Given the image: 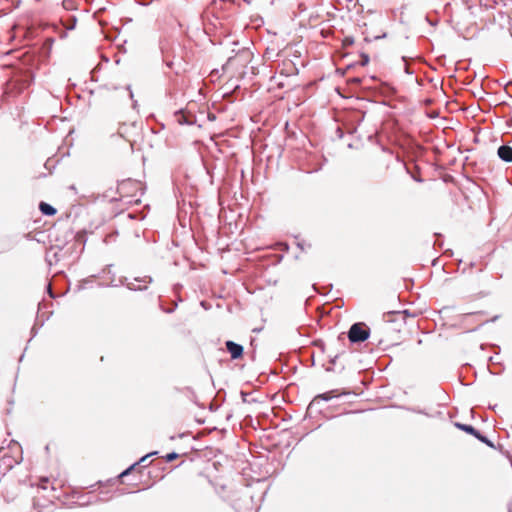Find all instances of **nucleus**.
<instances>
[{"label": "nucleus", "mask_w": 512, "mask_h": 512, "mask_svg": "<svg viewBox=\"0 0 512 512\" xmlns=\"http://www.w3.org/2000/svg\"><path fill=\"white\" fill-rule=\"evenodd\" d=\"M116 192L120 197H137L134 202H140V197L145 192V186L141 181L131 178L118 181Z\"/></svg>", "instance_id": "nucleus-1"}, {"label": "nucleus", "mask_w": 512, "mask_h": 512, "mask_svg": "<svg viewBox=\"0 0 512 512\" xmlns=\"http://www.w3.org/2000/svg\"><path fill=\"white\" fill-rule=\"evenodd\" d=\"M348 339L352 344L362 343L370 336V328L363 322L353 323L348 331Z\"/></svg>", "instance_id": "nucleus-2"}, {"label": "nucleus", "mask_w": 512, "mask_h": 512, "mask_svg": "<svg viewBox=\"0 0 512 512\" xmlns=\"http://www.w3.org/2000/svg\"><path fill=\"white\" fill-rule=\"evenodd\" d=\"M347 394H349V392L343 391L340 393L339 390L337 389L318 394L312 399V401L308 405L307 413H311L314 409L317 412H321V408L319 407L321 401H330L333 398Z\"/></svg>", "instance_id": "nucleus-3"}, {"label": "nucleus", "mask_w": 512, "mask_h": 512, "mask_svg": "<svg viewBox=\"0 0 512 512\" xmlns=\"http://www.w3.org/2000/svg\"><path fill=\"white\" fill-rule=\"evenodd\" d=\"M454 426L458 428L459 430L474 436L476 439H478L481 443L486 444L490 448H495L494 443L486 436L484 435L480 430L476 429L474 426L470 424H464L461 422H454Z\"/></svg>", "instance_id": "nucleus-4"}, {"label": "nucleus", "mask_w": 512, "mask_h": 512, "mask_svg": "<svg viewBox=\"0 0 512 512\" xmlns=\"http://www.w3.org/2000/svg\"><path fill=\"white\" fill-rule=\"evenodd\" d=\"M174 116L180 125L192 126L197 124V117L188 109H179L174 113Z\"/></svg>", "instance_id": "nucleus-5"}, {"label": "nucleus", "mask_w": 512, "mask_h": 512, "mask_svg": "<svg viewBox=\"0 0 512 512\" xmlns=\"http://www.w3.org/2000/svg\"><path fill=\"white\" fill-rule=\"evenodd\" d=\"M153 282V278L150 275H146L143 277H135L133 281H130L128 290L133 292L138 291H146L148 289V285Z\"/></svg>", "instance_id": "nucleus-6"}, {"label": "nucleus", "mask_w": 512, "mask_h": 512, "mask_svg": "<svg viewBox=\"0 0 512 512\" xmlns=\"http://www.w3.org/2000/svg\"><path fill=\"white\" fill-rule=\"evenodd\" d=\"M367 88L385 97H390L396 94V89L387 82L377 81V83L368 86Z\"/></svg>", "instance_id": "nucleus-7"}, {"label": "nucleus", "mask_w": 512, "mask_h": 512, "mask_svg": "<svg viewBox=\"0 0 512 512\" xmlns=\"http://www.w3.org/2000/svg\"><path fill=\"white\" fill-rule=\"evenodd\" d=\"M225 347L232 360H238L243 357L244 347L241 344L232 340H227L225 342Z\"/></svg>", "instance_id": "nucleus-8"}, {"label": "nucleus", "mask_w": 512, "mask_h": 512, "mask_svg": "<svg viewBox=\"0 0 512 512\" xmlns=\"http://www.w3.org/2000/svg\"><path fill=\"white\" fill-rule=\"evenodd\" d=\"M20 461L15 459L13 456L4 454L0 458V475L5 476L16 464H19Z\"/></svg>", "instance_id": "nucleus-9"}, {"label": "nucleus", "mask_w": 512, "mask_h": 512, "mask_svg": "<svg viewBox=\"0 0 512 512\" xmlns=\"http://www.w3.org/2000/svg\"><path fill=\"white\" fill-rule=\"evenodd\" d=\"M497 156L505 163L512 162V146L510 144H502L497 149Z\"/></svg>", "instance_id": "nucleus-10"}, {"label": "nucleus", "mask_w": 512, "mask_h": 512, "mask_svg": "<svg viewBox=\"0 0 512 512\" xmlns=\"http://www.w3.org/2000/svg\"><path fill=\"white\" fill-rule=\"evenodd\" d=\"M39 210L45 216H54L57 213V209L54 206L44 201L39 203Z\"/></svg>", "instance_id": "nucleus-11"}, {"label": "nucleus", "mask_w": 512, "mask_h": 512, "mask_svg": "<svg viewBox=\"0 0 512 512\" xmlns=\"http://www.w3.org/2000/svg\"><path fill=\"white\" fill-rule=\"evenodd\" d=\"M52 504L53 503L49 500L44 499L43 501H41L40 498L34 497L32 506L35 511L42 512V509L47 508L48 506H50Z\"/></svg>", "instance_id": "nucleus-12"}, {"label": "nucleus", "mask_w": 512, "mask_h": 512, "mask_svg": "<svg viewBox=\"0 0 512 512\" xmlns=\"http://www.w3.org/2000/svg\"><path fill=\"white\" fill-rule=\"evenodd\" d=\"M405 315H410L408 310H403V311H389L387 313L384 314V317L386 319L387 322H394L395 319L393 317L395 316H398V317H401L402 320H405Z\"/></svg>", "instance_id": "nucleus-13"}, {"label": "nucleus", "mask_w": 512, "mask_h": 512, "mask_svg": "<svg viewBox=\"0 0 512 512\" xmlns=\"http://www.w3.org/2000/svg\"><path fill=\"white\" fill-rule=\"evenodd\" d=\"M178 307V302H171V307H167L165 305V301L160 297L159 298V308L165 313H173Z\"/></svg>", "instance_id": "nucleus-14"}, {"label": "nucleus", "mask_w": 512, "mask_h": 512, "mask_svg": "<svg viewBox=\"0 0 512 512\" xmlns=\"http://www.w3.org/2000/svg\"><path fill=\"white\" fill-rule=\"evenodd\" d=\"M406 410H408L412 413L422 414L427 417H435L436 415L441 414V412H436L435 414H432V413L427 412L425 409H421L419 407H407Z\"/></svg>", "instance_id": "nucleus-15"}, {"label": "nucleus", "mask_w": 512, "mask_h": 512, "mask_svg": "<svg viewBox=\"0 0 512 512\" xmlns=\"http://www.w3.org/2000/svg\"><path fill=\"white\" fill-rule=\"evenodd\" d=\"M129 283H130V280L127 277L121 276L118 279V283L111 282L109 284V286H112V287L125 286L128 289Z\"/></svg>", "instance_id": "nucleus-16"}, {"label": "nucleus", "mask_w": 512, "mask_h": 512, "mask_svg": "<svg viewBox=\"0 0 512 512\" xmlns=\"http://www.w3.org/2000/svg\"><path fill=\"white\" fill-rule=\"evenodd\" d=\"M412 58L407 56H402V61L404 62V72L408 75H412L414 73V70L410 67L409 61H411Z\"/></svg>", "instance_id": "nucleus-17"}, {"label": "nucleus", "mask_w": 512, "mask_h": 512, "mask_svg": "<svg viewBox=\"0 0 512 512\" xmlns=\"http://www.w3.org/2000/svg\"><path fill=\"white\" fill-rule=\"evenodd\" d=\"M136 467H137V466H136V464H134V463H133V464H131L129 467H127L126 469H124V470H123V471H122V472L117 476V478H118L119 480H121L122 478H124V477H126V476L130 475V474L135 470V468H136Z\"/></svg>", "instance_id": "nucleus-18"}, {"label": "nucleus", "mask_w": 512, "mask_h": 512, "mask_svg": "<svg viewBox=\"0 0 512 512\" xmlns=\"http://www.w3.org/2000/svg\"><path fill=\"white\" fill-rule=\"evenodd\" d=\"M93 277H90V278H86V279H83L79 282V284L77 285V291H80V290H83V289H86L87 288V285L89 284H92L93 283Z\"/></svg>", "instance_id": "nucleus-19"}, {"label": "nucleus", "mask_w": 512, "mask_h": 512, "mask_svg": "<svg viewBox=\"0 0 512 512\" xmlns=\"http://www.w3.org/2000/svg\"><path fill=\"white\" fill-rule=\"evenodd\" d=\"M370 61V57L367 53L365 52H362L360 53V61L358 62V64L360 66H366Z\"/></svg>", "instance_id": "nucleus-20"}, {"label": "nucleus", "mask_w": 512, "mask_h": 512, "mask_svg": "<svg viewBox=\"0 0 512 512\" xmlns=\"http://www.w3.org/2000/svg\"><path fill=\"white\" fill-rule=\"evenodd\" d=\"M179 454L177 452H170V453H167L165 456H164V460L167 462V463H170L176 459L179 458Z\"/></svg>", "instance_id": "nucleus-21"}, {"label": "nucleus", "mask_w": 512, "mask_h": 512, "mask_svg": "<svg viewBox=\"0 0 512 512\" xmlns=\"http://www.w3.org/2000/svg\"><path fill=\"white\" fill-rule=\"evenodd\" d=\"M386 37H387V33H386V32H384V33H382L381 35H376V36H373V37L366 36V37L364 38V40H365V42L370 43V42H372L373 40L384 39V38H386Z\"/></svg>", "instance_id": "nucleus-22"}, {"label": "nucleus", "mask_w": 512, "mask_h": 512, "mask_svg": "<svg viewBox=\"0 0 512 512\" xmlns=\"http://www.w3.org/2000/svg\"><path fill=\"white\" fill-rule=\"evenodd\" d=\"M126 90L129 91V97L132 100V108L136 109V107L138 106V102H137V100L134 99V94H133V91L131 89V85H127L126 86Z\"/></svg>", "instance_id": "nucleus-23"}, {"label": "nucleus", "mask_w": 512, "mask_h": 512, "mask_svg": "<svg viewBox=\"0 0 512 512\" xmlns=\"http://www.w3.org/2000/svg\"><path fill=\"white\" fill-rule=\"evenodd\" d=\"M75 239H76V242L85 245V243H86V233L85 232H78L75 235Z\"/></svg>", "instance_id": "nucleus-24"}, {"label": "nucleus", "mask_w": 512, "mask_h": 512, "mask_svg": "<svg viewBox=\"0 0 512 512\" xmlns=\"http://www.w3.org/2000/svg\"><path fill=\"white\" fill-rule=\"evenodd\" d=\"M354 44V38L352 36H346L343 39V46L348 47Z\"/></svg>", "instance_id": "nucleus-25"}, {"label": "nucleus", "mask_w": 512, "mask_h": 512, "mask_svg": "<svg viewBox=\"0 0 512 512\" xmlns=\"http://www.w3.org/2000/svg\"><path fill=\"white\" fill-rule=\"evenodd\" d=\"M435 236H436V240L434 242V246L442 247L443 246V235L440 233H436Z\"/></svg>", "instance_id": "nucleus-26"}, {"label": "nucleus", "mask_w": 512, "mask_h": 512, "mask_svg": "<svg viewBox=\"0 0 512 512\" xmlns=\"http://www.w3.org/2000/svg\"><path fill=\"white\" fill-rule=\"evenodd\" d=\"M332 287H333V286H332V284H330L328 289H325V290H319V289L317 288V285H316V284H313V289H314L317 293H319V294H323V295H326V294H327V293L332 289Z\"/></svg>", "instance_id": "nucleus-27"}, {"label": "nucleus", "mask_w": 512, "mask_h": 512, "mask_svg": "<svg viewBox=\"0 0 512 512\" xmlns=\"http://www.w3.org/2000/svg\"><path fill=\"white\" fill-rule=\"evenodd\" d=\"M241 397H242L243 402H248V403H250V402H252V401H255L253 398H249V397H250V394L245 393V392H243V391H241Z\"/></svg>", "instance_id": "nucleus-28"}, {"label": "nucleus", "mask_w": 512, "mask_h": 512, "mask_svg": "<svg viewBox=\"0 0 512 512\" xmlns=\"http://www.w3.org/2000/svg\"><path fill=\"white\" fill-rule=\"evenodd\" d=\"M314 346L320 348L322 351H324L325 343L321 339H317L313 342Z\"/></svg>", "instance_id": "nucleus-29"}, {"label": "nucleus", "mask_w": 512, "mask_h": 512, "mask_svg": "<svg viewBox=\"0 0 512 512\" xmlns=\"http://www.w3.org/2000/svg\"><path fill=\"white\" fill-rule=\"evenodd\" d=\"M496 365L499 367H496L495 370L489 369V371L491 374L499 375L503 371L504 367L501 364H496Z\"/></svg>", "instance_id": "nucleus-30"}, {"label": "nucleus", "mask_w": 512, "mask_h": 512, "mask_svg": "<svg viewBox=\"0 0 512 512\" xmlns=\"http://www.w3.org/2000/svg\"><path fill=\"white\" fill-rule=\"evenodd\" d=\"M46 290H47V293L49 294V296H50L51 298H53V299H55V298H56V294L53 292V290H52V286H51V284H50V283H49V284H47V286H46Z\"/></svg>", "instance_id": "nucleus-31"}, {"label": "nucleus", "mask_w": 512, "mask_h": 512, "mask_svg": "<svg viewBox=\"0 0 512 512\" xmlns=\"http://www.w3.org/2000/svg\"><path fill=\"white\" fill-rule=\"evenodd\" d=\"M37 322L34 324V326L31 328V338L29 339V342L32 340L33 337H35L38 333V328H37Z\"/></svg>", "instance_id": "nucleus-32"}, {"label": "nucleus", "mask_w": 512, "mask_h": 512, "mask_svg": "<svg viewBox=\"0 0 512 512\" xmlns=\"http://www.w3.org/2000/svg\"><path fill=\"white\" fill-rule=\"evenodd\" d=\"M111 191H112V189L107 190V191L104 193L103 197H104V198L109 199V201H110V202L117 201V200H118L117 198H115V197H110V192H111Z\"/></svg>", "instance_id": "nucleus-33"}, {"label": "nucleus", "mask_w": 512, "mask_h": 512, "mask_svg": "<svg viewBox=\"0 0 512 512\" xmlns=\"http://www.w3.org/2000/svg\"><path fill=\"white\" fill-rule=\"evenodd\" d=\"M149 457L146 455L142 456L137 462H135L134 464H136V466L138 465H141V464H144L146 462V460L148 459Z\"/></svg>", "instance_id": "nucleus-34"}, {"label": "nucleus", "mask_w": 512, "mask_h": 512, "mask_svg": "<svg viewBox=\"0 0 512 512\" xmlns=\"http://www.w3.org/2000/svg\"><path fill=\"white\" fill-rule=\"evenodd\" d=\"M181 289H182V285H181V284H175V285L173 286V291H174V293H175L176 295H178V294H179V292H180V290H181Z\"/></svg>", "instance_id": "nucleus-35"}, {"label": "nucleus", "mask_w": 512, "mask_h": 512, "mask_svg": "<svg viewBox=\"0 0 512 512\" xmlns=\"http://www.w3.org/2000/svg\"><path fill=\"white\" fill-rule=\"evenodd\" d=\"M10 11H11V9H1L0 10V17H3L5 15H7Z\"/></svg>", "instance_id": "nucleus-36"}, {"label": "nucleus", "mask_w": 512, "mask_h": 512, "mask_svg": "<svg viewBox=\"0 0 512 512\" xmlns=\"http://www.w3.org/2000/svg\"><path fill=\"white\" fill-rule=\"evenodd\" d=\"M444 255L448 256V257H451V256H453V251L451 249H447V250L444 251Z\"/></svg>", "instance_id": "nucleus-37"}, {"label": "nucleus", "mask_w": 512, "mask_h": 512, "mask_svg": "<svg viewBox=\"0 0 512 512\" xmlns=\"http://www.w3.org/2000/svg\"><path fill=\"white\" fill-rule=\"evenodd\" d=\"M413 180L418 182V183H422L423 182V178L419 177V176H412Z\"/></svg>", "instance_id": "nucleus-38"}, {"label": "nucleus", "mask_w": 512, "mask_h": 512, "mask_svg": "<svg viewBox=\"0 0 512 512\" xmlns=\"http://www.w3.org/2000/svg\"><path fill=\"white\" fill-rule=\"evenodd\" d=\"M336 133H337V135H338V137H339V138H342V137H343V131L341 130V128H339V127H338V128L336 129Z\"/></svg>", "instance_id": "nucleus-39"}, {"label": "nucleus", "mask_w": 512, "mask_h": 512, "mask_svg": "<svg viewBox=\"0 0 512 512\" xmlns=\"http://www.w3.org/2000/svg\"><path fill=\"white\" fill-rule=\"evenodd\" d=\"M200 304H201V306H202L204 309H206V310H207V309H209V307H210V305H208L206 301H201V303H200Z\"/></svg>", "instance_id": "nucleus-40"}, {"label": "nucleus", "mask_w": 512, "mask_h": 512, "mask_svg": "<svg viewBox=\"0 0 512 512\" xmlns=\"http://www.w3.org/2000/svg\"><path fill=\"white\" fill-rule=\"evenodd\" d=\"M355 8H357V10H356V11H357V13H360V12H362V11H363V6H362V5H357V4H355Z\"/></svg>", "instance_id": "nucleus-41"}, {"label": "nucleus", "mask_w": 512, "mask_h": 512, "mask_svg": "<svg viewBox=\"0 0 512 512\" xmlns=\"http://www.w3.org/2000/svg\"><path fill=\"white\" fill-rule=\"evenodd\" d=\"M157 454H158V451H152V452L147 453V456L150 458V457L155 456Z\"/></svg>", "instance_id": "nucleus-42"}, {"label": "nucleus", "mask_w": 512, "mask_h": 512, "mask_svg": "<svg viewBox=\"0 0 512 512\" xmlns=\"http://www.w3.org/2000/svg\"><path fill=\"white\" fill-rule=\"evenodd\" d=\"M337 358L338 355H335L333 358L330 359V363L335 364Z\"/></svg>", "instance_id": "nucleus-43"}, {"label": "nucleus", "mask_w": 512, "mask_h": 512, "mask_svg": "<svg viewBox=\"0 0 512 512\" xmlns=\"http://www.w3.org/2000/svg\"><path fill=\"white\" fill-rule=\"evenodd\" d=\"M354 83H360L361 82V79L360 78H353L352 80Z\"/></svg>", "instance_id": "nucleus-44"}, {"label": "nucleus", "mask_w": 512, "mask_h": 512, "mask_svg": "<svg viewBox=\"0 0 512 512\" xmlns=\"http://www.w3.org/2000/svg\"><path fill=\"white\" fill-rule=\"evenodd\" d=\"M114 235L113 234H110L106 237L105 241L108 242L110 241V239L113 237Z\"/></svg>", "instance_id": "nucleus-45"}, {"label": "nucleus", "mask_w": 512, "mask_h": 512, "mask_svg": "<svg viewBox=\"0 0 512 512\" xmlns=\"http://www.w3.org/2000/svg\"><path fill=\"white\" fill-rule=\"evenodd\" d=\"M496 407H497V405H496V404H495V405H489V408H490L491 410H493V411H495V410H496Z\"/></svg>", "instance_id": "nucleus-46"}, {"label": "nucleus", "mask_w": 512, "mask_h": 512, "mask_svg": "<svg viewBox=\"0 0 512 512\" xmlns=\"http://www.w3.org/2000/svg\"><path fill=\"white\" fill-rule=\"evenodd\" d=\"M489 362L492 364V365H495L496 366V363L493 362V357H490L489 358Z\"/></svg>", "instance_id": "nucleus-47"}, {"label": "nucleus", "mask_w": 512, "mask_h": 512, "mask_svg": "<svg viewBox=\"0 0 512 512\" xmlns=\"http://www.w3.org/2000/svg\"><path fill=\"white\" fill-rule=\"evenodd\" d=\"M208 118H209L210 120H214V119H215V116H214V115L209 114V115H208Z\"/></svg>", "instance_id": "nucleus-48"}, {"label": "nucleus", "mask_w": 512, "mask_h": 512, "mask_svg": "<svg viewBox=\"0 0 512 512\" xmlns=\"http://www.w3.org/2000/svg\"><path fill=\"white\" fill-rule=\"evenodd\" d=\"M508 126H512V118L507 121Z\"/></svg>", "instance_id": "nucleus-49"}, {"label": "nucleus", "mask_w": 512, "mask_h": 512, "mask_svg": "<svg viewBox=\"0 0 512 512\" xmlns=\"http://www.w3.org/2000/svg\"><path fill=\"white\" fill-rule=\"evenodd\" d=\"M166 65L171 68L172 67V62H166Z\"/></svg>", "instance_id": "nucleus-50"}, {"label": "nucleus", "mask_w": 512, "mask_h": 512, "mask_svg": "<svg viewBox=\"0 0 512 512\" xmlns=\"http://www.w3.org/2000/svg\"><path fill=\"white\" fill-rule=\"evenodd\" d=\"M186 434L185 433H181L178 435L179 438H183Z\"/></svg>", "instance_id": "nucleus-51"}, {"label": "nucleus", "mask_w": 512, "mask_h": 512, "mask_svg": "<svg viewBox=\"0 0 512 512\" xmlns=\"http://www.w3.org/2000/svg\"><path fill=\"white\" fill-rule=\"evenodd\" d=\"M225 97H226L227 99H229V101H232V99H231L230 95L226 94V95H225Z\"/></svg>", "instance_id": "nucleus-52"}, {"label": "nucleus", "mask_w": 512, "mask_h": 512, "mask_svg": "<svg viewBox=\"0 0 512 512\" xmlns=\"http://www.w3.org/2000/svg\"><path fill=\"white\" fill-rule=\"evenodd\" d=\"M70 189H71V190H75L76 188H75V186H74V185H71V186H70Z\"/></svg>", "instance_id": "nucleus-53"}, {"label": "nucleus", "mask_w": 512, "mask_h": 512, "mask_svg": "<svg viewBox=\"0 0 512 512\" xmlns=\"http://www.w3.org/2000/svg\"><path fill=\"white\" fill-rule=\"evenodd\" d=\"M44 324V320L41 321V323H39V327L43 326Z\"/></svg>", "instance_id": "nucleus-54"}, {"label": "nucleus", "mask_w": 512, "mask_h": 512, "mask_svg": "<svg viewBox=\"0 0 512 512\" xmlns=\"http://www.w3.org/2000/svg\"><path fill=\"white\" fill-rule=\"evenodd\" d=\"M498 318V316H494L491 321H495Z\"/></svg>", "instance_id": "nucleus-55"}, {"label": "nucleus", "mask_w": 512, "mask_h": 512, "mask_svg": "<svg viewBox=\"0 0 512 512\" xmlns=\"http://www.w3.org/2000/svg\"><path fill=\"white\" fill-rule=\"evenodd\" d=\"M511 142H512V140H511Z\"/></svg>", "instance_id": "nucleus-56"}]
</instances>
